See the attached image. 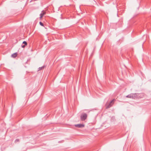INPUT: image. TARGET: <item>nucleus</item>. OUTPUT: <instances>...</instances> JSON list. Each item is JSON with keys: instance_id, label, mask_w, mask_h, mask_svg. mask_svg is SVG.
<instances>
[{"instance_id": "nucleus-1", "label": "nucleus", "mask_w": 151, "mask_h": 151, "mask_svg": "<svg viewBox=\"0 0 151 151\" xmlns=\"http://www.w3.org/2000/svg\"><path fill=\"white\" fill-rule=\"evenodd\" d=\"M127 98H132L133 99H135L137 98H140L142 97L140 94L139 93H132L126 96Z\"/></svg>"}, {"instance_id": "nucleus-2", "label": "nucleus", "mask_w": 151, "mask_h": 151, "mask_svg": "<svg viewBox=\"0 0 151 151\" xmlns=\"http://www.w3.org/2000/svg\"><path fill=\"white\" fill-rule=\"evenodd\" d=\"M115 101L116 99H114L110 102H107L106 104H105L106 109H108L111 107L114 104V101Z\"/></svg>"}, {"instance_id": "nucleus-3", "label": "nucleus", "mask_w": 151, "mask_h": 151, "mask_svg": "<svg viewBox=\"0 0 151 151\" xmlns=\"http://www.w3.org/2000/svg\"><path fill=\"white\" fill-rule=\"evenodd\" d=\"M87 115L86 113L82 114L80 116L81 119L82 121H85L87 119Z\"/></svg>"}, {"instance_id": "nucleus-4", "label": "nucleus", "mask_w": 151, "mask_h": 151, "mask_svg": "<svg viewBox=\"0 0 151 151\" xmlns=\"http://www.w3.org/2000/svg\"><path fill=\"white\" fill-rule=\"evenodd\" d=\"M75 126L77 127L78 128H81L83 127H84V125L83 124H75Z\"/></svg>"}, {"instance_id": "nucleus-5", "label": "nucleus", "mask_w": 151, "mask_h": 151, "mask_svg": "<svg viewBox=\"0 0 151 151\" xmlns=\"http://www.w3.org/2000/svg\"><path fill=\"white\" fill-rule=\"evenodd\" d=\"M46 14V12H45V11H42V13H41L40 14V19H41L42 18V17H43V16L45 15V14Z\"/></svg>"}, {"instance_id": "nucleus-6", "label": "nucleus", "mask_w": 151, "mask_h": 151, "mask_svg": "<svg viewBox=\"0 0 151 151\" xmlns=\"http://www.w3.org/2000/svg\"><path fill=\"white\" fill-rule=\"evenodd\" d=\"M17 53H15L12 54L11 55V56H12V57L13 58H15L17 56Z\"/></svg>"}, {"instance_id": "nucleus-7", "label": "nucleus", "mask_w": 151, "mask_h": 151, "mask_svg": "<svg viewBox=\"0 0 151 151\" xmlns=\"http://www.w3.org/2000/svg\"><path fill=\"white\" fill-rule=\"evenodd\" d=\"M44 68V66H42V67H39L38 68V70L39 71V70H42Z\"/></svg>"}, {"instance_id": "nucleus-8", "label": "nucleus", "mask_w": 151, "mask_h": 151, "mask_svg": "<svg viewBox=\"0 0 151 151\" xmlns=\"http://www.w3.org/2000/svg\"><path fill=\"white\" fill-rule=\"evenodd\" d=\"M23 44H24V45H27V43L26 41H24L23 42Z\"/></svg>"}, {"instance_id": "nucleus-9", "label": "nucleus", "mask_w": 151, "mask_h": 151, "mask_svg": "<svg viewBox=\"0 0 151 151\" xmlns=\"http://www.w3.org/2000/svg\"><path fill=\"white\" fill-rule=\"evenodd\" d=\"M39 23H40V25H41V26H44V24H43V23H42L41 22H40Z\"/></svg>"}, {"instance_id": "nucleus-10", "label": "nucleus", "mask_w": 151, "mask_h": 151, "mask_svg": "<svg viewBox=\"0 0 151 151\" xmlns=\"http://www.w3.org/2000/svg\"><path fill=\"white\" fill-rule=\"evenodd\" d=\"M19 141V139H16L15 141V142H18Z\"/></svg>"}, {"instance_id": "nucleus-11", "label": "nucleus", "mask_w": 151, "mask_h": 151, "mask_svg": "<svg viewBox=\"0 0 151 151\" xmlns=\"http://www.w3.org/2000/svg\"><path fill=\"white\" fill-rule=\"evenodd\" d=\"M25 45H22V48H24L25 47Z\"/></svg>"}]
</instances>
